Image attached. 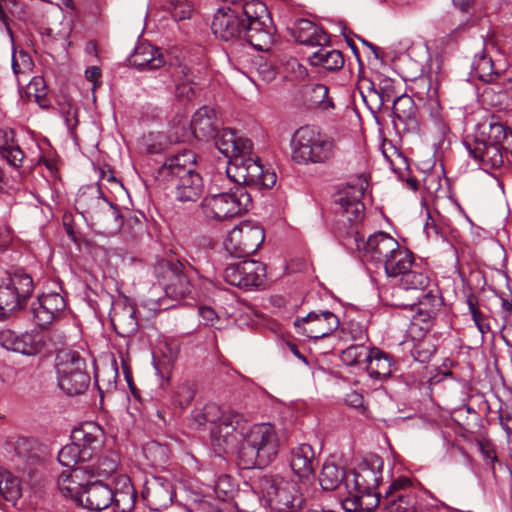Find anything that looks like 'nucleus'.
<instances>
[{"instance_id":"obj_1","label":"nucleus","mask_w":512,"mask_h":512,"mask_svg":"<svg viewBox=\"0 0 512 512\" xmlns=\"http://www.w3.org/2000/svg\"><path fill=\"white\" fill-rule=\"evenodd\" d=\"M131 63L139 70H155L164 67L160 72L161 82L168 88H175L178 98L190 100L195 95L194 77L190 67L177 59L165 66L163 55L151 44L141 43L131 56Z\"/></svg>"},{"instance_id":"obj_2","label":"nucleus","mask_w":512,"mask_h":512,"mask_svg":"<svg viewBox=\"0 0 512 512\" xmlns=\"http://www.w3.org/2000/svg\"><path fill=\"white\" fill-rule=\"evenodd\" d=\"M280 440L270 423H258L249 427L239 447L238 455L248 468L266 466L278 455Z\"/></svg>"},{"instance_id":"obj_3","label":"nucleus","mask_w":512,"mask_h":512,"mask_svg":"<svg viewBox=\"0 0 512 512\" xmlns=\"http://www.w3.org/2000/svg\"><path fill=\"white\" fill-rule=\"evenodd\" d=\"M338 151L335 139L311 126L296 130L292 141V160L301 165L326 164Z\"/></svg>"},{"instance_id":"obj_4","label":"nucleus","mask_w":512,"mask_h":512,"mask_svg":"<svg viewBox=\"0 0 512 512\" xmlns=\"http://www.w3.org/2000/svg\"><path fill=\"white\" fill-rule=\"evenodd\" d=\"M259 486L272 512H300L305 497L299 483L279 475H264Z\"/></svg>"},{"instance_id":"obj_5","label":"nucleus","mask_w":512,"mask_h":512,"mask_svg":"<svg viewBox=\"0 0 512 512\" xmlns=\"http://www.w3.org/2000/svg\"><path fill=\"white\" fill-rule=\"evenodd\" d=\"M388 277L397 279L403 291L423 290L430 285L424 265L415 260L413 253L406 247L398 246L390 257L383 263Z\"/></svg>"},{"instance_id":"obj_6","label":"nucleus","mask_w":512,"mask_h":512,"mask_svg":"<svg viewBox=\"0 0 512 512\" xmlns=\"http://www.w3.org/2000/svg\"><path fill=\"white\" fill-rule=\"evenodd\" d=\"M76 206L108 234L118 232L123 225L120 210L103 196L101 189L97 186L80 190L76 198Z\"/></svg>"},{"instance_id":"obj_7","label":"nucleus","mask_w":512,"mask_h":512,"mask_svg":"<svg viewBox=\"0 0 512 512\" xmlns=\"http://www.w3.org/2000/svg\"><path fill=\"white\" fill-rule=\"evenodd\" d=\"M251 196L244 186H234L228 192L206 196L201 204L205 218L223 221L242 214L249 209Z\"/></svg>"},{"instance_id":"obj_8","label":"nucleus","mask_w":512,"mask_h":512,"mask_svg":"<svg viewBox=\"0 0 512 512\" xmlns=\"http://www.w3.org/2000/svg\"><path fill=\"white\" fill-rule=\"evenodd\" d=\"M226 175L230 181L236 184L235 186L271 188L277 180L274 170L264 168L259 158L252 155V150L235 160H228Z\"/></svg>"},{"instance_id":"obj_9","label":"nucleus","mask_w":512,"mask_h":512,"mask_svg":"<svg viewBox=\"0 0 512 512\" xmlns=\"http://www.w3.org/2000/svg\"><path fill=\"white\" fill-rule=\"evenodd\" d=\"M33 290L32 277L23 270L0 278V320L22 309Z\"/></svg>"},{"instance_id":"obj_10","label":"nucleus","mask_w":512,"mask_h":512,"mask_svg":"<svg viewBox=\"0 0 512 512\" xmlns=\"http://www.w3.org/2000/svg\"><path fill=\"white\" fill-rule=\"evenodd\" d=\"M247 429L242 414L220 407L219 419L210 430L211 439L215 446L227 453L240 447Z\"/></svg>"},{"instance_id":"obj_11","label":"nucleus","mask_w":512,"mask_h":512,"mask_svg":"<svg viewBox=\"0 0 512 512\" xmlns=\"http://www.w3.org/2000/svg\"><path fill=\"white\" fill-rule=\"evenodd\" d=\"M264 240V227L259 222L246 220L228 232L223 247L232 257H247L256 253Z\"/></svg>"},{"instance_id":"obj_12","label":"nucleus","mask_w":512,"mask_h":512,"mask_svg":"<svg viewBox=\"0 0 512 512\" xmlns=\"http://www.w3.org/2000/svg\"><path fill=\"white\" fill-rule=\"evenodd\" d=\"M368 185L367 178L360 176L357 187H351L349 190L341 193L335 202L337 222L347 234L354 233L357 225L364 218L365 207L361 198Z\"/></svg>"},{"instance_id":"obj_13","label":"nucleus","mask_w":512,"mask_h":512,"mask_svg":"<svg viewBox=\"0 0 512 512\" xmlns=\"http://www.w3.org/2000/svg\"><path fill=\"white\" fill-rule=\"evenodd\" d=\"M266 277V266L257 260H244L231 263L223 271L224 280L235 287L245 290L258 288Z\"/></svg>"},{"instance_id":"obj_14","label":"nucleus","mask_w":512,"mask_h":512,"mask_svg":"<svg viewBox=\"0 0 512 512\" xmlns=\"http://www.w3.org/2000/svg\"><path fill=\"white\" fill-rule=\"evenodd\" d=\"M158 283L167 297L178 300L191 292V284L179 263L160 261L155 266Z\"/></svg>"},{"instance_id":"obj_15","label":"nucleus","mask_w":512,"mask_h":512,"mask_svg":"<svg viewBox=\"0 0 512 512\" xmlns=\"http://www.w3.org/2000/svg\"><path fill=\"white\" fill-rule=\"evenodd\" d=\"M296 333L311 339L329 336L339 327L338 317L331 311H311L305 317L294 320Z\"/></svg>"},{"instance_id":"obj_16","label":"nucleus","mask_w":512,"mask_h":512,"mask_svg":"<svg viewBox=\"0 0 512 512\" xmlns=\"http://www.w3.org/2000/svg\"><path fill=\"white\" fill-rule=\"evenodd\" d=\"M71 440L79 448L82 462L93 461L102 452L105 433L95 422H85L72 430Z\"/></svg>"},{"instance_id":"obj_17","label":"nucleus","mask_w":512,"mask_h":512,"mask_svg":"<svg viewBox=\"0 0 512 512\" xmlns=\"http://www.w3.org/2000/svg\"><path fill=\"white\" fill-rule=\"evenodd\" d=\"M417 498L412 481L407 477L394 480L383 499L384 512H416Z\"/></svg>"},{"instance_id":"obj_18","label":"nucleus","mask_w":512,"mask_h":512,"mask_svg":"<svg viewBox=\"0 0 512 512\" xmlns=\"http://www.w3.org/2000/svg\"><path fill=\"white\" fill-rule=\"evenodd\" d=\"M0 345L25 356H35L45 348V337L41 332H26L18 335L10 329L0 330Z\"/></svg>"},{"instance_id":"obj_19","label":"nucleus","mask_w":512,"mask_h":512,"mask_svg":"<svg viewBox=\"0 0 512 512\" xmlns=\"http://www.w3.org/2000/svg\"><path fill=\"white\" fill-rule=\"evenodd\" d=\"M245 25L237 6L221 7L213 17L211 28L217 38L230 41L238 39L243 34Z\"/></svg>"},{"instance_id":"obj_20","label":"nucleus","mask_w":512,"mask_h":512,"mask_svg":"<svg viewBox=\"0 0 512 512\" xmlns=\"http://www.w3.org/2000/svg\"><path fill=\"white\" fill-rule=\"evenodd\" d=\"M380 479L381 473L379 470L374 469L367 463H362L357 470L346 473L345 488L351 496L360 498L364 495H370L378 486Z\"/></svg>"},{"instance_id":"obj_21","label":"nucleus","mask_w":512,"mask_h":512,"mask_svg":"<svg viewBox=\"0 0 512 512\" xmlns=\"http://www.w3.org/2000/svg\"><path fill=\"white\" fill-rule=\"evenodd\" d=\"M66 308L64 297L56 292L43 294L32 304L31 311L34 322L44 327L58 317Z\"/></svg>"},{"instance_id":"obj_22","label":"nucleus","mask_w":512,"mask_h":512,"mask_svg":"<svg viewBox=\"0 0 512 512\" xmlns=\"http://www.w3.org/2000/svg\"><path fill=\"white\" fill-rule=\"evenodd\" d=\"M195 165V153L191 150H183L166 158L165 162L159 168V175L163 180L169 183L182 176L197 173Z\"/></svg>"},{"instance_id":"obj_23","label":"nucleus","mask_w":512,"mask_h":512,"mask_svg":"<svg viewBox=\"0 0 512 512\" xmlns=\"http://www.w3.org/2000/svg\"><path fill=\"white\" fill-rule=\"evenodd\" d=\"M464 144L469 154L483 167L499 168L503 165L502 145L492 144L480 138L465 141Z\"/></svg>"},{"instance_id":"obj_24","label":"nucleus","mask_w":512,"mask_h":512,"mask_svg":"<svg viewBox=\"0 0 512 512\" xmlns=\"http://www.w3.org/2000/svg\"><path fill=\"white\" fill-rule=\"evenodd\" d=\"M113 502V490L108 484L102 481H87L79 498L78 504L82 507L92 510L101 511L108 508Z\"/></svg>"},{"instance_id":"obj_25","label":"nucleus","mask_w":512,"mask_h":512,"mask_svg":"<svg viewBox=\"0 0 512 512\" xmlns=\"http://www.w3.org/2000/svg\"><path fill=\"white\" fill-rule=\"evenodd\" d=\"M89 479L87 468L77 466L71 470H64L57 479V487L63 496L79 502L82 491Z\"/></svg>"},{"instance_id":"obj_26","label":"nucleus","mask_w":512,"mask_h":512,"mask_svg":"<svg viewBox=\"0 0 512 512\" xmlns=\"http://www.w3.org/2000/svg\"><path fill=\"white\" fill-rule=\"evenodd\" d=\"M400 244L389 234L379 232L371 235L364 246V257L383 264Z\"/></svg>"},{"instance_id":"obj_27","label":"nucleus","mask_w":512,"mask_h":512,"mask_svg":"<svg viewBox=\"0 0 512 512\" xmlns=\"http://www.w3.org/2000/svg\"><path fill=\"white\" fill-rule=\"evenodd\" d=\"M216 147L229 160H235L237 157H242L244 153H250L252 142L238 136L234 130L226 128L217 138Z\"/></svg>"},{"instance_id":"obj_28","label":"nucleus","mask_w":512,"mask_h":512,"mask_svg":"<svg viewBox=\"0 0 512 512\" xmlns=\"http://www.w3.org/2000/svg\"><path fill=\"white\" fill-rule=\"evenodd\" d=\"M315 463V452L311 445L304 443L291 449L289 464L298 477L308 478L313 475Z\"/></svg>"},{"instance_id":"obj_29","label":"nucleus","mask_w":512,"mask_h":512,"mask_svg":"<svg viewBox=\"0 0 512 512\" xmlns=\"http://www.w3.org/2000/svg\"><path fill=\"white\" fill-rule=\"evenodd\" d=\"M169 184L174 186L175 198L183 203L197 201L204 190L203 179L198 172L182 176Z\"/></svg>"},{"instance_id":"obj_30","label":"nucleus","mask_w":512,"mask_h":512,"mask_svg":"<svg viewBox=\"0 0 512 512\" xmlns=\"http://www.w3.org/2000/svg\"><path fill=\"white\" fill-rule=\"evenodd\" d=\"M293 36L300 44L311 47L323 46L330 42L328 34L308 19H300L296 22Z\"/></svg>"},{"instance_id":"obj_31","label":"nucleus","mask_w":512,"mask_h":512,"mask_svg":"<svg viewBox=\"0 0 512 512\" xmlns=\"http://www.w3.org/2000/svg\"><path fill=\"white\" fill-rule=\"evenodd\" d=\"M247 42L259 51H269L274 43V27L272 21L252 22L245 25L243 32Z\"/></svg>"},{"instance_id":"obj_32","label":"nucleus","mask_w":512,"mask_h":512,"mask_svg":"<svg viewBox=\"0 0 512 512\" xmlns=\"http://www.w3.org/2000/svg\"><path fill=\"white\" fill-rule=\"evenodd\" d=\"M367 372L372 379L383 380L391 376L396 369L393 357L379 348H371L367 359Z\"/></svg>"},{"instance_id":"obj_33","label":"nucleus","mask_w":512,"mask_h":512,"mask_svg":"<svg viewBox=\"0 0 512 512\" xmlns=\"http://www.w3.org/2000/svg\"><path fill=\"white\" fill-rule=\"evenodd\" d=\"M191 130L198 140H207L216 134L215 112L208 107L198 109L191 120Z\"/></svg>"},{"instance_id":"obj_34","label":"nucleus","mask_w":512,"mask_h":512,"mask_svg":"<svg viewBox=\"0 0 512 512\" xmlns=\"http://www.w3.org/2000/svg\"><path fill=\"white\" fill-rule=\"evenodd\" d=\"M312 66L320 67L326 70H338L344 65L343 54L336 49H332L328 44L320 46L318 50L308 56Z\"/></svg>"},{"instance_id":"obj_35","label":"nucleus","mask_w":512,"mask_h":512,"mask_svg":"<svg viewBox=\"0 0 512 512\" xmlns=\"http://www.w3.org/2000/svg\"><path fill=\"white\" fill-rule=\"evenodd\" d=\"M429 285L424 288L423 290H410L411 292L417 293V296L414 298L411 302H398L395 305L402 307V308H411L413 309L414 306L419 305V310L425 311L424 315H429L435 313L436 310L441 306V297L438 295L437 292H434L433 290H427Z\"/></svg>"},{"instance_id":"obj_36","label":"nucleus","mask_w":512,"mask_h":512,"mask_svg":"<svg viewBox=\"0 0 512 512\" xmlns=\"http://www.w3.org/2000/svg\"><path fill=\"white\" fill-rule=\"evenodd\" d=\"M57 379L59 388L70 396L82 394L90 383V376L86 370L68 374L62 370V375L57 376Z\"/></svg>"},{"instance_id":"obj_37","label":"nucleus","mask_w":512,"mask_h":512,"mask_svg":"<svg viewBox=\"0 0 512 512\" xmlns=\"http://www.w3.org/2000/svg\"><path fill=\"white\" fill-rule=\"evenodd\" d=\"M0 155L14 167H19L23 161L24 153L15 141L12 130H5L0 134Z\"/></svg>"},{"instance_id":"obj_38","label":"nucleus","mask_w":512,"mask_h":512,"mask_svg":"<svg viewBox=\"0 0 512 512\" xmlns=\"http://www.w3.org/2000/svg\"><path fill=\"white\" fill-rule=\"evenodd\" d=\"M95 460L90 466H85L90 473L98 476H110L116 472L119 456L112 450L105 451L103 454L100 453L93 459Z\"/></svg>"},{"instance_id":"obj_39","label":"nucleus","mask_w":512,"mask_h":512,"mask_svg":"<svg viewBox=\"0 0 512 512\" xmlns=\"http://www.w3.org/2000/svg\"><path fill=\"white\" fill-rule=\"evenodd\" d=\"M62 370L67 374L79 370H86L85 360L77 351L61 350L56 355L57 376L62 375Z\"/></svg>"},{"instance_id":"obj_40","label":"nucleus","mask_w":512,"mask_h":512,"mask_svg":"<svg viewBox=\"0 0 512 512\" xmlns=\"http://www.w3.org/2000/svg\"><path fill=\"white\" fill-rule=\"evenodd\" d=\"M472 74L474 77L485 83L494 82L499 73L494 67V62L485 52L475 55L472 64Z\"/></svg>"},{"instance_id":"obj_41","label":"nucleus","mask_w":512,"mask_h":512,"mask_svg":"<svg viewBox=\"0 0 512 512\" xmlns=\"http://www.w3.org/2000/svg\"><path fill=\"white\" fill-rule=\"evenodd\" d=\"M345 478L346 473L342 468L334 462H324L319 476L320 485L324 490L332 491L338 488L342 482L345 484Z\"/></svg>"},{"instance_id":"obj_42","label":"nucleus","mask_w":512,"mask_h":512,"mask_svg":"<svg viewBox=\"0 0 512 512\" xmlns=\"http://www.w3.org/2000/svg\"><path fill=\"white\" fill-rule=\"evenodd\" d=\"M237 8L240 10V17H245L243 19L245 24L252 22H266L267 24L271 22L266 5L259 0L247 1L243 5L237 6Z\"/></svg>"},{"instance_id":"obj_43","label":"nucleus","mask_w":512,"mask_h":512,"mask_svg":"<svg viewBox=\"0 0 512 512\" xmlns=\"http://www.w3.org/2000/svg\"><path fill=\"white\" fill-rule=\"evenodd\" d=\"M20 480L8 471H0V496L13 504L21 497Z\"/></svg>"},{"instance_id":"obj_44","label":"nucleus","mask_w":512,"mask_h":512,"mask_svg":"<svg viewBox=\"0 0 512 512\" xmlns=\"http://www.w3.org/2000/svg\"><path fill=\"white\" fill-rule=\"evenodd\" d=\"M391 102L392 112L400 121L411 122L416 120V107L413 99L405 93H399Z\"/></svg>"},{"instance_id":"obj_45","label":"nucleus","mask_w":512,"mask_h":512,"mask_svg":"<svg viewBox=\"0 0 512 512\" xmlns=\"http://www.w3.org/2000/svg\"><path fill=\"white\" fill-rule=\"evenodd\" d=\"M371 85L374 93L379 98L380 105L391 102L399 94L395 81L384 75H378Z\"/></svg>"},{"instance_id":"obj_46","label":"nucleus","mask_w":512,"mask_h":512,"mask_svg":"<svg viewBox=\"0 0 512 512\" xmlns=\"http://www.w3.org/2000/svg\"><path fill=\"white\" fill-rule=\"evenodd\" d=\"M370 350L364 342L352 344L341 352L340 359L347 366L360 365L367 362Z\"/></svg>"},{"instance_id":"obj_47","label":"nucleus","mask_w":512,"mask_h":512,"mask_svg":"<svg viewBox=\"0 0 512 512\" xmlns=\"http://www.w3.org/2000/svg\"><path fill=\"white\" fill-rule=\"evenodd\" d=\"M328 94L329 89L326 85L320 83L313 85L307 97L310 106L324 111L333 108V102Z\"/></svg>"},{"instance_id":"obj_48","label":"nucleus","mask_w":512,"mask_h":512,"mask_svg":"<svg viewBox=\"0 0 512 512\" xmlns=\"http://www.w3.org/2000/svg\"><path fill=\"white\" fill-rule=\"evenodd\" d=\"M220 406L215 403L206 404L201 410H194L191 414V425L200 427L206 423H210L212 426L215 421L219 419Z\"/></svg>"},{"instance_id":"obj_49","label":"nucleus","mask_w":512,"mask_h":512,"mask_svg":"<svg viewBox=\"0 0 512 512\" xmlns=\"http://www.w3.org/2000/svg\"><path fill=\"white\" fill-rule=\"evenodd\" d=\"M112 324L118 325L124 333L135 332L138 328L135 310L133 307H124L122 311H115L112 318Z\"/></svg>"},{"instance_id":"obj_50","label":"nucleus","mask_w":512,"mask_h":512,"mask_svg":"<svg viewBox=\"0 0 512 512\" xmlns=\"http://www.w3.org/2000/svg\"><path fill=\"white\" fill-rule=\"evenodd\" d=\"M143 453L150 465L157 467L167 462L169 450L165 445L156 441H150L143 446Z\"/></svg>"},{"instance_id":"obj_51","label":"nucleus","mask_w":512,"mask_h":512,"mask_svg":"<svg viewBox=\"0 0 512 512\" xmlns=\"http://www.w3.org/2000/svg\"><path fill=\"white\" fill-rule=\"evenodd\" d=\"M26 94L29 99L33 98L41 108H46L49 106L47 100V88L42 77L35 76L30 80L27 85Z\"/></svg>"},{"instance_id":"obj_52","label":"nucleus","mask_w":512,"mask_h":512,"mask_svg":"<svg viewBox=\"0 0 512 512\" xmlns=\"http://www.w3.org/2000/svg\"><path fill=\"white\" fill-rule=\"evenodd\" d=\"M58 461L64 466L65 470L76 468L79 462H82V456L79 448L74 441L71 444L65 445L58 453Z\"/></svg>"},{"instance_id":"obj_53","label":"nucleus","mask_w":512,"mask_h":512,"mask_svg":"<svg viewBox=\"0 0 512 512\" xmlns=\"http://www.w3.org/2000/svg\"><path fill=\"white\" fill-rule=\"evenodd\" d=\"M167 9L175 21L189 19L193 12V6L188 0H169Z\"/></svg>"},{"instance_id":"obj_54","label":"nucleus","mask_w":512,"mask_h":512,"mask_svg":"<svg viewBox=\"0 0 512 512\" xmlns=\"http://www.w3.org/2000/svg\"><path fill=\"white\" fill-rule=\"evenodd\" d=\"M195 396V389L192 383L183 382L173 392V402L180 407L188 406Z\"/></svg>"},{"instance_id":"obj_55","label":"nucleus","mask_w":512,"mask_h":512,"mask_svg":"<svg viewBox=\"0 0 512 512\" xmlns=\"http://www.w3.org/2000/svg\"><path fill=\"white\" fill-rule=\"evenodd\" d=\"M34 63L31 56L21 50L18 53L14 52L12 56V69L14 74L18 77L20 74L30 73L33 69Z\"/></svg>"},{"instance_id":"obj_56","label":"nucleus","mask_w":512,"mask_h":512,"mask_svg":"<svg viewBox=\"0 0 512 512\" xmlns=\"http://www.w3.org/2000/svg\"><path fill=\"white\" fill-rule=\"evenodd\" d=\"M135 501V490L124 493H113L112 504L118 512H132L135 507Z\"/></svg>"},{"instance_id":"obj_57","label":"nucleus","mask_w":512,"mask_h":512,"mask_svg":"<svg viewBox=\"0 0 512 512\" xmlns=\"http://www.w3.org/2000/svg\"><path fill=\"white\" fill-rule=\"evenodd\" d=\"M38 442L33 438L20 437L16 440L14 449L16 454L25 459L33 458Z\"/></svg>"},{"instance_id":"obj_58","label":"nucleus","mask_w":512,"mask_h":512,"mask_svg":"<svg viewBox=\"0 0 512 512\" xmlns=\"http://www.w3.org/2000/svg\"><path fill=\"white\" fill-rule=\"evenodd\" d=\"M431 325V316L423 315L421 313L419 316L413 318L410 331L411 333L416 334L418 337H422L430 330Z\"/></svg>"},{"instance_id":"obj_59","label":"nucleus","mask_w":512,"mask_h":512,"mask_svg":"<svg viewBox=\"0 0 512 512\" xmlns=\"http://www.w3.org/2000/svg\"><path fill=\"white\" fill-rule=\"evenodd\" d=\"M256 65V72L264 82L270 83L276 78L278 71L276 66L271 62L261 59Z\"/></svg>"},{"instance_id":"obj_60","label":"nucleus","mask_w":512,"mask_h":512,"mask_svg":"<svg viewBox=\"0 0 512 512\" xmlns=\"http://www.w3.org/2000/svg\"><path fill=\"white\" fill-rule=\"evenodd\" d=\"M488 138L486 142L492 144L502 145V142L506 139L507 133L503 124L498 122H491L489 124V131L487 133Z\"/></svg>"},{"instance_id":"obj_61","label":"nucleus","mask_w":512,"mask_h":512,"mask_svg":"<svg viewBox=\"0 0 512 512\" xmlns=\"http://www.w3.org/2000/svg\"><path fill=\"white\" fill-rule=\"evenodd\" d=\"M113 493H124L135 490L127 475H117L113 479Z\"/></svg>"},{"instance_id":"obj_62","label":"nucleus","mask_w":512,"mask_h":512,"mask_svg":"<svg viewBox=\"0 0 512 512\" xmlns=\"http://www.w3.org/2000/svg\"><path fill=\"white\" fill-rule=\"evenodd\" d=\"M16 6V0H0V21L5 25V29L10 36H12V30L8 23L7 13L11 11V8Z\"/></svg>"},{"instance_id":"obj_63","label":"nucleus","mask_w":512,"mask_h":512,"mask_svg":"<svg viewBox=\"0 0 512 512\" xmlns=\"http://www.w3.org/2000/svg\"><path fill=\"white\" fill-rule=\"evenodd\" d=\"M348 332L353 340L365 341L367 340V330L364 326L356 322H350L348 324Z\"/></svg>"},{"instance_id":"obj_64","label":"nucleus","mask_w":512,"mask_h":512,"mask_svg":"<svg viewBox=\"0 0 512 512\" xmlns=\"http://www.w3.org/2000/svg\"><path fill=\"white\" fill-rule=\"evenodd\" d=\"M101 69L97 66H89L85 70V78L92 83L93 91L101 85Z\"/></svg>"}]
</instances>
